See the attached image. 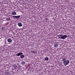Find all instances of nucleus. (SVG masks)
<instances>
[{
  "label": "nucleus",
  "mask_w": 75,
  "mask_h": 75,
  "mask_svg": "<svg viewBox=\"0 0 75 75\" xmlns=\"http://www.w3.org/2000/svg\"><path fill=\"white\" fill-rule=\"evenodd\" d=\"M11 15H16V14H17V13H16V12H13L11 13Z\"/></svg>",
  "instance_id": "obj_7"
},
{
  "label": "nucleus",
  "mask_w": 75,
  "mask_h": 75,
  "mask_svg": "<svg viewBox=\"0 0 75 75\" xmlns=\"http://www.w3.org/2000/svg\"><path fill=\"white\" fill-rule=\"evenodd\" d=\"M4 28H2V30H4Z\"/></svg>",
  "instance_id": "obj_16"
},
{
  "label": "nucleus",
  "mask_w": 75,
  "mask_h": 75,
  "mask_svg": "<svg viewBox=\"0 0 75 75\" xmlns=\"http://www.w3.org/2000/svg\"><path fill=\"white\" fill-rule=\"evenodd\" d=\"M10 20V18H7L6 19V21H9V20Z\"/></svg>",
  "instance_id": "obj_15"
},
{
  "label": "nucleus",
  "mask_w": 75,
  "mask_h": 75,
  "mask_svg": "<svg viewBox=\"0 0 75 75\" xmlns=\"http://www.w3.org/2000/svg\"><path fill=\"white\" fill-rule=\"evenodd\" d=\"M25 64V62L24 61H22L21 63V64H22V65H24Z\"/></svg>",
  "instance_id": "obj_10"
},
{
  "label": "nucleus",
  "mask_w": 75,
  "mask_h": 75,
  "mask_svg": "<svg viewBox=\"0 0 75 75\" xmlns=\"http://www.w3.org/2000/svg\"><path fill=\"white\" fill-rule=\"evenodd\" d=\"M32 53H33V52H34V51H33V52H32Z\"/></svg>",
  "instance_id": "obj_17"
},
{
  "label": "nucleus",
  "mask_w": 75,
  "mask_h": 75,
  "mask_svg": "<svg viewBox=\"0 0 75 75\" xmlns=\"http://www.w3.org/2000/svg\"><path fill=\"white\" fill-rule=\"evenodd\" d=\"M59 36L61 37L60 38H61V39H62V40H64V39H65L66 38H67V36L66 35H64L63 36V35H60Z\"/></svg>",
  "instance_id": "obj_1"
},
{
  "label": "nucleus",
  "mask_w": 75,
  "mask_h": 75,
  "mask_svg": "<svg viewBox=\"0 0 75 75\" xmlns=\"http://www.w3.org/2000/svg\"><path fill=\"white\" fill-rule=\"evenodd\" d=\"M18 25L19 27H22V26H23V24H21V23H19L18 24Z\"/></svg>",
  "instance_id": "obj_8"
},
{
  "label": "nucleus",
  "mask_w": 75,
  "mask_h": 75,
  "mask_svg": "<svg viewBox=\"0 0 75 75\" xmlns=\"http://www.w3.org/2000/svg\"><path fill=\"white\" fill-rule=\"evenodd\" d=\"M59 38H60V37H59Z\"/></svg>",
  "instance_id": "obj_19"
},
{
  "label": "nucleus",
  "mask_w": 75,
  "mask_h": 75,
  "mask_svg": "<svg viewBox=\"0 0 75 75\" xmlns=\"http://www.w3.org/2000/svg\"><path fill=\"white\" fill-rule=\"evenodd\" d=\"M62 60L63 61H65V60H66V59H65V58H64L62 59Z\"/></svg>",
  "instance_id": "obj_14"
},
{
  "label": "nucleus",
  "mask_w": 75,
  "mask_h": 75,
  "mask_svg": "<svg viewBox=\"0 0 75 75\" xmlns=\"http://www.w3.org/2000/svg\"><path fill=\"white\" fill-rule=\"evenodd\" d=\"M46 20H48V19H46Z\"/></svg>",
  "instance_id": "obj_18"
},
{
  "label": "nucleus",
  "mask_w": 75,
  "mask_h": 75,
  "mask_svg": "<svg viewBox=\"0 0 75 75\" xmlns=\"http://www.w3.org/2000/svg\"><path fill=\"white\" fill-rule=\"evenodd\" d=\"M5 75H8L9 74V73L7 72H5Z\"/></svg>",
  "instance_id": "obj_12"
},
{
  "label": "nucleus",
  "mask_w": 75,
  "mask_h": 75,
  "mask_svg": "<svg viewBox=\"0 0 75 75\" xmlns=\"http://www.w3.org/2000/svg\"><path fill=\"white\" fill-rule=\"evenodd\" d=\"M11 17H14V18H16L17 19H18L20 17V16H11Z\"/></svg>",
  "instance_id": "obj_3"
},
{
  "label": "nucleus",
  "mask_w": 75,
  "mask_h": 75,
  "mask_svg": "<svg viewBox=\"0 0 75 75\" xmlns=\"http://www.w3.org/2000/svg\"><path fill=\"white\" fill-rule=\"evenodd\" d=\"M20 57L21 58H24V55L21 54V55L20 56Z\"/></svg>",
  "instance_id": "obj_9"
},
{
  "label": "nucleus",
  "mask_w": 75,
  "mask_h": 75,
  "mask_svg": "<svg viewBox=\"0 0 75 75\" xmlns=\"http://www.w3.org/2000/svg\"><path fill=\"white\" fill-rule=\"evenodd\" d=\"M13 68H14V69H16V68H17V66L16 65H15L13 66Z\"/></svg>",
  "instance_id": "obj_13"
},
{
  "label": "nucleus",
  "mask_w": 75,
  "mask_h": 75,
  "mask_svg": "<svg viewBox=\"0 0 75 75\" xmlns=\"http://www.w3.org/2000/svg\"><path fill=\"white\" fill-rule=\"evenodd\" d=\"M58 46V45L57 43H55L54 44V48H57Z\"/></svg>",
  "instance_id": "obj_6"
},
{
  "label": "nucleus",
  "mask_w": 75,
  "mask_h": 75,
  "mask_svg": "<svg viewBox=\"0 0 75 75\" xmlns=\"http://www.w3.org/2000/svg\"><path fill=\"white\" fill-rule=\"evenodd\" d=\"M7 41L8 42H12V40H11V39H8Z\"/></svg>",
  "instance_id": "obj_5"
},
{
  "label": "nucleus",
  "mask_w": 75,
  "mask_h": 75,
  "mask_svg": "<svg viewBox=\"0 0 75 75\" xmlns=\"http://www.w3.org/2000/svg\"><path fill=\"white\" fill-rule=\"evenodd\" d=\"M23 54V53L19 52L18 53H17L16 54V55L18 56V57H19L20 55H22Z\"/></svg>",
  "instance_id": "obj_4"
},
{
  "label": "nucleus",
  "mask_w": 75,
  "mask_h": 75,
  "mask_svg": "<svg viewBox=\"0 0 75 75\" xmlns=\"http://www.w3.org/2000/svg\"><path fill=\"white\" fill-rule=\"evenodd\" d=\"M45 61H48V60H49V58L47 57H46L45 58Z\"/></svg>",
  "instance_id": "obj_11"
},
{
  "label": "nucleus",
  "mask_w": 75,
  "mask_h": 75,
  "mask_svg": "<svg viewBox=\"0 0 75 75\" xmlns=\"http://www.w3.org/2000/svg\"><path fill=\"white\" fill-rule=\"evenodd\" d=\"M69 63V60H66V61H64L63 62V64L64 65H68V64Z\"/></svg>",
  "instance_id": "obj_2"
}]
</instances>
